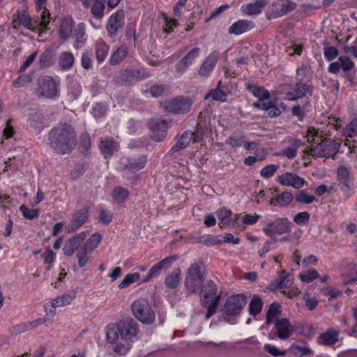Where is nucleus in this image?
Here are the masks:
<instances>
[{
  "label": "nucleus",
  "mask_w": 357,
  "mask_h": 357,
  "mask_svg": "<svg viewBox=\"0 0 357 357\" xmlns=\"http://www.w3.org/2000/svg\"><path fill=\"white\" fill-rule=\"evenodd\" d=\"M146 161V156L143 155L137 158L130 160L126 165V167L130 171L137 172L145 167Z\"/></svg>",
  "instance_id": "58836bf2"
},
{
  "label": "nucleus",
  "mask_w": 357,
  "mask_h": 357,
  "mask_svg": "<svg viewBox=\"0 0 357 357\" xmlns=\"http://www.w3.org/2000/svg\"><path fill=\"white\" fill-rule=\"evenodd\" d=\"M74 63V56L70 52H63L61 54L59 64L63 70H69Z\"/></svg>",
  "instance_id": "c03bdc74"
},
{
  "label": "nucleus",
  "mask_w": 357,
  "mask_h": 357,
  "mask_svg": "<svg viewBox=\"0 0 357 357\" xmlns=\"http://www.w3.org/2000/svg\"><path fill=\"white\" fill-rule=\"evenodd\" d=\"M252 92L255 97L259 99V102H266L265 100L268 99L270 96L269 92L267 90L259 86L254 87Z\"/></svg>",
  "instance_id": "680f3d73"
},
{
  "label": "nucleus",
  "mask_w": 357,
  "mask_h": 357,
  "mask_svg": "<svg viewBox=\"0 0 357 357\" xmlns=\"http://www.w3.org/2000/svg\"><path fill=\"white\" fill-rule=\"evenodd\" d=\"M202 289L200 291V300L203 307H206L209 304V302L214 298L215 296H218L217 294V286L212 280L206 282L204 286L202 285Z\"/></svg>",
  "instance_id": "aec40b11"
},
{
  "label": "nucleus",
  "mask_w": 357,
  "mask_h": 357,
  "mask_svg": "<svg viewBox=\"0 0 357 357\" xmlns=\"http://www.w3.org/2000/svg\"><path fill=\"white\" fill-rule=\"evenodd\" d=\"M295 201L299 204H310L317 201L314 195H309L305 190H300L295 195Z\"/></svg>",
  "instance_id": "a18cd8bd"
},
{
  "label": "nucleus",
  "mask_w": 357,
  "mask_h": 357,
  "mask_svg": "<svg viewBox=\"0 0 357 357\" xmlns=\"http://www.w3.org/2000/svg\"><path fill=\"white\" fill-rule=\"evenodd\" d=\"M192 140V134L191 132H185L181 137H180L179 140L177 142L176 144H174L170 151L172 153L178 152L180 150L185 148L187 145L190 143V142Z\"/></svg>",
  "instance_id": "e433bc0d"
},
{
  "label": "nucleus",
  "mask_w": 357,
  "mask_h": 357,
  "mask_svg": "<svg viewBox=\"0 0 357 357\" xmlns=\"http://www.w3.org/2000/svg\"><path fill=\"white\" fill-rule=\"evenodd\" d=\"M132 341L130 340H118L115 342L113 351L114 352L119 356L126 355L132 347Z\"/></svg>",
  "instance_id": "ea45409f"
},
{
  "label": "nucleus",
  "mask_w": 357,
  "mask_h": 357,
  "mask_svg": "<svg viewBox=\"0 0 357 357\" xmlns=\"http://www.w3.org/2000/svg\"><path fill=\"white\" fill-rule=\"evenodd\" d=\"M120 337L122 340H130L133 342L139 333V325L132 318L128 317L121 319L118 322Z\"/></svg>",
  "instance_id": "9b49d317"
},
{
  "label": "nucleus",
  "mask_w": 357,
  "mask_h": 357,
  "mask_svg": "<svg viewBox=\"0 0 357 357\" xmlns=\"http://www.w3.org/2000/svg\"><path fill=\"white\" fill-rule=\"evenodd\" d=\"M125 13L123 10H118L112 14L107 22V31L109 36H115L124 25Z\"/></svg>",
  "instance_id": "dca6fc26"
},
{
  "label": "nucleus",
  "mask_w": 357,
  "mask_h": 357,
  "mask_svg": "<svg viewBox=\"0 0 357 357\" xmlns=\"http://www.w3.org/2000/svg\"><path fill=\"white\" fill-rule=\"evenodd\" d=\"M246 303L247 297L245 294H234L226 300L221 312L227 316L238 315L241 313Z\"/></svg>",
  "instance_id": "6e6552de"
},
{
  "label": "nucleus",
  "mask_w": 357,
  "mask_h": 357,
  "mask_svg": "<svg viewBox=\"0 0 357 357\" xmlns=\"http://www.w3.org/2000/svg\"><path fill=\"white\" fill-rule=\"evenodd\" d=\"M293 195L289 192H284L278 195L276 197L270 200V204L274 206H286L289 205L293 200Z\"/></svg>",
  "instance_id": "7c9ffc66"
},
{
  "label": "nucleus",
  "mask_w": 357,
  "mask_h": 357,
  "mask_svg": "<svg viewBox=\"0 0 357 357\" xmlns=\"http://www.w3.org/2000/svg\"><path fill=\"white\" fill-rule=\"evenodd\" d=\"M109 51V46L106 44L103 40H99L96 43L95 45V52L96 59L98 63L102 62Z\"/></svg>",
  "instance_id": "4c0bfd02"
},
{
  "label": "nucleus",
  "mask_w": 357,
  "mask_h": 357,
  "mask_svg": "<svg viewBox=\"0 0 357 357\" xmlns=\"http://www.w3.org/2000/svg\"><path fill=\"white\" fill-rule=\"evenodd\" d=\"M149 128L153 131L152 139L156 142L163 140L167 135V121L164 119H153L149 123Z\"/></svg>",
  "instance_id": "f3484780"
},
{
  "label": "nucleus",
  "mask_w": 357,
  "mask_h": 357,
  "mask_svg": "<svg viewBox=\"0 0 357 357\" xmlns=\"http://www.w3.org/2000/svg\"><path fill=\"white\" fill-rule=\"evenodd\" d=\"M277 181L282 185L292 187L295 189H301L305 183L304 178L290 172L278 176Z\"/></svg>",
  "instance_id": "a211bd4d"
},
{
  "label": "nucleus",
  "mask_w": 357,
  "mask_h": 357,
  "mask_svg": "<svg viewBox=\"0 0 357 357\" xmlns=\"http://www.w3.org/2000/svg\"><path fill=\"white\" fill-rule=\"evenodd\" d=\"M310 215L307 211L298 213L293 218L294 222L298 225H305L309 222Z\"/></svg>",
  "instance_id": "69168bd1"
},
{
  "label": "nucleus",
  "mask_w": 357,
  "mask_h": 357,
  "mask_svg": "<svg viewBox=\"0 0 357 357\" xmlns=\"http://www.w3.org/2000/svg\"><path fill=\"white\" fill-rule=\"evenodd\" d=\"M192 105V100L190 98L180 96L165 102L164 107L168 112L184 114L190 112Z\"/></svg>",
  "instance_id": "f8f14e48"
},
{
  "label": "nucleus",
  "mask_w": 357,
  "mask_h": 357,
  "mask_svg": "<svg viewBox=\"0 0 357 357\" xmlns=\"http://www.w3.org/2000/svg\"><path fill=\"white\" fill-rule=\"evenodd\" d=\"M344 275L343 282L345 284L357 283V268L354 264H349L342 269Z\"/></svg>",
  "instance_id": "c756f323"
},
{
  "label": "nucleus",
  "mask_w": 357,
  "mask_h": 357,
  "mask_svg": "<svg viewBox=\"0 0 357 357\" xmlns=\"http://www.w3.org/2000/svg\"><path fill=\"white\" fill-rule=\"evenodd\" d=\"M59 82L51 76H43L38 80V93L47 99H55L59 96Z\"/></svg>",
  "instance_id": "0eeeda50"
},
{
  "label": "nucleus",
  "mask_w": 357,
  "mask_h": 357,
  "mask_svg": "<svg viewBox=\"0 0 357 357\" xmlns=\"http://www.w3.org/2000/svg\"><path fill=\"white\" fill-rule=\"evenodd\" d=\"M220 300V296L218 295V296H215L213 300H211V301L209 302V304L208 305V306L206 307H207L206 319H209L211 316H213L215 313L216 308L218 305Z\"/></svg>",
  "instance_id": "052dcab7"
},
{
  "label": "nucleus",
  "mask_w": 357,
  "mask_h": 357,
  "mask_svg": "<svg viewBox=\"0 0 357 357\" xmlns=\"http://www.w3.org/2000/svg\"><path fill=\"white\" fill-rule=\"evenodd\" d=\"M298 277L301 281L309 283L313 281L314 279L319 278L320 275L315 269H312L303 273H300Z\"/></svg>",
  "instance_id": "6e6d98bb"
},
{
  "label": "nucleus",
  "mask_w": 357,
  "mask_h": 357,
  "mask_svg": "<svg viewBox=\"0 0 357 357\" xmlns=\"http://www.w3.org/2000/svg\"><path fill=\"white\" fill-rule=\"evenodd\" d=\"M204 281V275L201 272V266L197 263L192 264L188 268L185 287L189 294L195 293L201 289Z\"/></svg>",
  "instance_id": "39448f33"
},
{
  "label": "nucleus",
  "mask_w": 357,
  "mask_h": 357,
  "mask_svg": "<svg viewBox=\"0 0 357 357\" xmlns=\"http://www.w3.org/2000/svg\"><path fill=\"white\" fill-rule=\"evenodd\" d=\"M208 122L199 121L196 127V130L192 134V142L195 143L200 142L204 136H205L208 131Z\"/></svg>",
  "instance_id": "2f4dec72"
},
{
  "label": "nucleus",
  "mask_w": 357,
  "mask_h": 357,
  "mask_svg": "<svg viewBox=\"0 0 357 357\" xmlns=\"http://www.w3.org/2000/svg\"><path fill=\"white\" fill-rule=\"evenodd\" d=\"M181 275L180 268H174L171 273L168 274L165 278V284L170 289L176 288L179 282Z\"/></svg>",
  "instance_id": "473e14b6"
},
{
  "label": "nucleus",
  "mask_w": 357,
  "mask_h": 357,
  "mask_svg": "<svg viewBox=\"0 0 357 357\" xmlns=\"http://www.w3.org/2000/svg\"><path fill=\"white\" fill-rule=\"evenodd\" d=\"M312 87L303 82H298L292 85L291 91L286 93L285 99L289 101L296 100L307 96L312 95Z\"/></svg>",
  "instance_id": "4468645a"
},
{
  "label": "nucleus",
  "mask_w": 357,
  "mask_h": 357,
  "mask_svg": "<svg viewBox=\"0 0 357 357\" xmlns=\"http://www.w3.org/2000/svg\"><path fill=\"white\" fill-rule=\"evenodd\" d=\"M307 141L310 146L305 149L303 153L315 158L334 157L339 151L340 144L331 139H323L319 132L314 128L308 129Z\"/></svg>",
  "instance_id": "f03ea898"
},
{
  "label": "nucleus",
  "mask_w": 357,
  "mask_h": 357,
  "mask_svg": "<svg viewBox=\"0 0 357 357\" xmlns=\"http://www.w3.org/2000/svg\"><path fill=\"white\" fill-rule=\"evenodd\" d=\"M291 222L287 218H278L264 225L263 231L266 235L273 238L275 234L281 235L289 233Z\"/></svg>",
  "instance_id": "9d476101"
},
{
  "label": "nucleus",
  "mask_w": 357,
  "mask_h": 357,
  "mask_svg": "<svg viewBox=\"0 0 357 357\" xmlns=\"http://www.w3.org/2000/svg\"><path fill=\"white\" fill-rule=\"evenodd\" d=\"M47 1V0H35L36 8L38 13H40L43 17L50 21V13L46 8Z\"/></svg>",
  "instance_id": "5fc2aeb1"
},
{
  "label": "nucleus",
  "mask_w": 357,
  "mask_h": 357,
  "mask_svg": "<svg viewBox=\"0 0 357 357\" xmlns=\"http://www.w3.org/2000/svg\"><path fill=\"white\" fill-rule=\"evenodd\" d=\"M50 23V20L41 15L40 20L32 19L27 9L17 10L13 15V24L15 28L23 26L33 32L38 33L40 36L50 29L48 27Z\"/></svg>",
  "instance_id": "7ed1b4c3"
},
{
  "label": "nucleus",
  "mask_w": 357,
  "mask_h": 357,
  "mask_svg": "<svg viewBox=\"0 0 357 357\" xmlns=\"http://www.w3.org/2000/svg\"><path fill=\"white\" fill-rule=\"evenodd\" d=\"M344 132L350 137L357 135V116L347 126Z\"/></svg>",
  "instance_id": "774afa93"
},
{
  "label": "nucleus",
  "mask_w": 357,
  "mask_h": 357,
  "mask_svg": "<svg viewBox=\"0 0 357 357\" xmlns=\"http://www.w3.org/2000/svg\"><path fill=\"white\" fill-rule=\"evenodd\" d=\"M75 22L70 16L62 19L59 26V38L63 40H67L73 34V28Z\"/></svg>",
  "instance_id": "bb28decb"
},
{
  "label": "nucleus",
  "mask_w": 357,
  "mask_h": 357,
  "mask_svg": "<svg viewBox=\"0 0 357 357\" xmlns=\"http://www.w3.org/2000/svg\"><path fill=\"white\" fill-rule=\"evenodd\" d=\"M105 2V0H94V3L91 8L92 14L98 20H100L103 17Z\"/></svg>",
  "instance_id": "49530a36"
},
{
  "label": "nucleus",
  "mask_w": 357,
  "mask_h": 357,
  "mask_svg": "<svg viewBox=\"0 0 357 357\" xmlns=\"http://www.w3.org/2000/svg\"><path fill=\"white\" fill-rule=\"evenodd\" d=\"M219 57L220 53L218 52L213 51L211 52L201 64L197 72L198 75L204 78L208 77L215 68Z\"/></svg>",
  "instance_id": "2eb2a0df"
},
{
  "label": "nucleus",
  "mask_w": 357,
  "mask_h": 357,
  "mask_svg": "<svg viewBox=\"0 0 357 357\" xmlns=\"http://www.w3.org/2000/svg\"><path fill=\"white\" fill-rule=\"evenodd\" d=\"M289 351L293 354L299 355L301 356L311 354L312 353V351L307 346L306 344L303 347L293 344L289 347Z\"/></svg>",
  "instance_id": "8fccbe9b"
},
{
  "label": "nucleus",
  "mask_w": 357,
  "mask_h": 357,
  "mask_svg": "<svg viewBox=\"0 0 357 357\" xmlns=\"http://www.w3.org/2000/svg\"><path fill=\"white\" fill-rule=\"evenodd\" d=\"M89 248V239L84 242L83 247L78 250L77 252V258L78 261V265L79 267H84L86 265L89 257H88V248Z\"/></svg>",
  "instance_id": "a19ab883"
},
{
  "label": "nucleus",
  "mask_w": 357,
  "mask_h": 357,
  "mask_svg": "<svg viewBox=\"0 0 357 357\" xmlns=\"http://www.w3.org/2000/svg\"><path fill=\"white\" fill-rule=\"evenodd\" d=\"M16 132L15 130L14 127L12 125V119H9L6 122V126L3 130L2 137H1V143L3 142L4 140H8L14 137Z\"/></svg>",
  "instance_id": "de8ad7c7"
},
{
  "label": "nucleus",
  "mask_w": 357,
  "mask_h": 357,
  "mask_svg": "<svg viewBox=\"0 0 357 357\" xmlns=\"http://www.w3.org/2000/svg\"><path fill=\"white\" fill-rule=\"evenodd\" d=\"M50 146L59 154L70 153L76 146V133L72 126L61 123L49 132Z\"/></svg>",
  "instance_id": "f257e3e1"
},
{
  "label": "nucleus",
  "mask_w": 357,
  "mask_h": 357,
  "mask_svg": "<svg viewBox=\"0 0 357 357\" xmlns=\"http://www.w3.org/2000/svg\"><path fill=\"white\" fill-rule=\"evenodd\" d=\"M32 80L30 75H20L17 79L13 82L12 86L14 88H21L25 86L26 84L30 83Z\"/></svg>",
  "instance_id": "4d7b16f0"
},
{
  "label": "nucleus",
  "mask_w": 357,
  "mask_h": 357,
  "mask_svg": "<svg viewBox=\"0 0 357 357\" xmlns=\"http://www.w3.org/2000/svg\"><path fill=\"white\" fill-rule=\"evenodd\" d=\"M98 146L105 158L111 157L119 149V143L111 137L101 139Z\"/></svg>",
  "instance_id": "412c9836"
},
{
  "label": "nucleus",
  "mask_w": 357,
  "mask_h": 357,
  "mask_svg": "<svg viewBox=\"0 0 357 357\" xmlns=\"http://www.w3.org/2000/svg\"><path fill=\"white\" fill-rule=\"evenodd\" d=\"M338 337L339 331L333 328H330L318 335L317 342L320 344L330 346L337 342Z\"/></svg>",
  "instance_id": "a878e982"
},
{
  "label": "nucleus",
  "mask_w": 357,
  "mask_h": 357,
  "mask_svg": "<svg viewBox=\"0 0 357 357\" xmlns=\"http://www.w3.org/2000/svg\"><path fill=\"white\" fill-rule=\"evenodd\" d=\"M211 97L213 100L221 102H225L227 100V94L220 89H215L210 91L209 93L205 97Z\"/></svg>",
  "instance_id": "e2e57ef3"
},
{
  "label": "nucleus",
  "mask_w": 357,
  "mask_h": 357,
  "mask_svg": "<svg viewBox=\"0 0 357 357\" xmlns=\"http://www.w3.org/2000/svg\"><path fill=\"white\" fill-rule=\"evenodd\" d=\"M133 316L140 322L151 324L155 319V312L146 298H138L131 305Z\"/></svg>",
  "instance_id": "20e7f679"
},
{
  "label": "nucleus",
  "mask_w": 357,
  "mask_h": 357,
  "mask_svg": "<svg viewBox=\"0 0 357 357\" xmlns=\"http://www.w3.org/2000/svg\"><path fill=\"white\" fill-rule=\"evenodd\" d=\"M254 26L255 23L252 21L239 20L229 26L228 32L230 34L240 35L251 30Z\"/></svg>",
  "instance_id": "b1692460"
},
{
  "label": "nucleus",
  "mask_w": 357,
  "mask_h": 357,
  "mask_svg": "<svg viewBox=\"0 0 357 357\" xmlns=\"http://www.w3.org/2000/svg\"><path fill=\"white\" fill-rule=\"evenodd\" d=\"M290 276L289 274L282 271L280 275L279 280L276 282L275 288L282 289L289 287L291 284V279H289Z\"/></svg>",
  "instance_id": "3c124183"
},
{
  "label": "nucleus",
  "mask_w": 357,
  "mask_h": 357,
  "mask_svg": "<svg viewBox=\"0 0 357 357\" xmlns=\"http://www.w3.org/2000/svg\"><path fill=\"white\" fill-rule=\"evenodd\" d=\"M128 54V47L126 45H121L112 53L109 63L114 66L120 63Z\"/></svg>",
  "instance_id": "c9c22d12"
},
{
  "label": "nucleus",
  "mask_w": 357,
  "mask_h": 357,
  "mask_svg": "<svg viewBox=\"0 0 357 357\" xmlns=\"http://www.w3.org/2000/svg\"><path fill=\"white\" fill-rule=\"evenodd\" d=\"M88 215L87 208H83L75 213L71 223L66 227V232L71 233L77 230L86 221Z\"/></svg>",
  "instance_id": "5701e85b"
},
{
  "label": "nucleus",
  "mask_w": 357,
  "mask_h": 357,
  "mask_svg": "<svg viewBox=\"0 0 357 357\" xmlns=\"http://www.w3.org/2000/svg\"><path fill=\"white\" fill-rule=\"evenodd\" d=\"M199 52L200 49L199 47H194L189 51L176 64V71L180 74H183L185 72L187 68L193 63L195 59L199 56Z\"/></svg>",
  "instance_id": "4be33fe9"
},
{
  "label": "nucleus",
  "mask_w": 357,
  "mask_h": 357,
  "mask_svg": "<svg viewBox=\"0 0 357 357\" xmlns=\"http://www.w3.org/2000/svg\"><path fill=\"white\" fill-rule=\"evenodd\" d=\"M263 301L261 298L257 294L252 296L249 304V313L252 316L259 314L262 310Z\"/></svg>",
  "instance_id": "37998d69"
},
{
  "label": "nucleus",
  "mask_w": 357,
  "mask_h": 357,
  "mask_svg": "<svg viewBox=\"0 0 357 357\" xmlns=\"http://www.w3.org/2000/svg\"><path fill=\"white\" fill-rule=\"evenodd\" d=\"M128 191L122 187H116L112 192V197L114 200L119 203L123 202L128 197Z\"/></svg>",
  "instance_id": "864d4df0"
},
{
  "label": "nucleus",
  "mask_w": 357,
  "mask_h": 357,
  "mask_svg": "<svg viewBox=\"0 0 357 357\" xmlns=\"http://www.w3.org/2000/svg\"><path fill=\"white\" fill-rule=\"evenodd\" d=\"M253 106L256 108L267 111L268 115L271 117L278 116L285 109L284 105L281 103L280 107H276L272 102H255Z\"/></svg>",
  "instance_id": "393cba45"
},
{
  "label": "nucleus",
  "mask_w": 357,
  "mask_h": 357,
  "mask_svg": "<svg viewBox=\"0 0 357 357\" xmlns=\"http://www.w3.org/2000/svg\"><path fill=\"white\" fill-rule=\"evenodd\" d=\"M162 269V268L158 263L155 264L151 267L146 276L142 279L140 283L148 282L151 278L158 276Z\"/></svg>",
  "instance_id": "13d9d810"
},
{
  "label": "nucleus",
  "mask_w": 357,
  "mask_h": 357,
  "mask_svg": "<svg viewBox=\"0 0 357 357\" xmlns=\"http://www.w3.org/2000/svg\"><path fill=\"white\" fill-rule=\"evenodd\" d=\"M280 314L281 305L276 302L271 303L266 312V324H271V323H274L275 319H279L278 316Z\"/></svg>",
  "instance_id": "f704fd0d"
},
{
  "label": "nucleus",
  "mask_w": 357,
  "mask_h": 357,
  "mask_svg": "<svg viewBox=\"0 0 357 357\" xmlns=\"http://www.w3.org/2000/svg\"><path fill=\"white\" fill-rule=\"evenodd\" d=\"M266 3V0H255L252 3L243 5L241 10L246 15H258L261 12L262 8Z\"/></svg>",
  "instance_id": "c85d7f7f"
},
{
  "label": "nucleus",
  "mask_w": 357,
  "mask_h": 357,
  "mask_svg": "<svg viewBox=\"0 0 357 357\" xmlns=\"http://www.w3.org/2000/svg\"><path fill=\"white\" fill-rule=\"evenodd\" d=\"M217 216L219 220V226L221 228L229 227L231 222V212L229 210L222 208L217 212Z\"/></svg>",
  "instance_id": "79ce46f5"
},
{
  "label": "nucleus",
  "mask_w": 357,
  "mask_h": 357,
  "mask_svg": "<svg viewBox=\"0 0 357 357\" xmlns=\"http://www.w3.org/2000/svg\"><path fill=\"white\" fill-rule=\"evenodd\" d=\"M337 178L340 190L345 194L350 195L355 186L351 168L344 165L340 166L337 171Z\"/></svg>",
  "instance_id": "ddd939ff"
},
{
  "label": "nucleus",
  "mask_w": 357,
  "mask_h": 357,
  "mask_svg": "<svg viewBox=\"0 0 357 357\" xmlns=\"http://www.w3.org/2000/svg\"><path fill=\"white\" fill-rule=\"evenodd\" d=\"M86 238L84 232H81L79 234L73 236L65 243L63 248L64 255L71 257L75 250L84 243Z\"/></svg>",
  "instance_id": "6ab92c4d"
},
{
  "label": "nucleus",
  "mask_w": 357,
  "mask_h": 357,
  "mask_svg": "<svg viewBox=\"0 0 357 357\" xmlns=\"http://www.w3.org/2000/svg\"><path fill=\"white\" fill-rule=\"evenodd\" d=\"M20 211L22 212L23 216L28 220L37 218L40 215L39 208L30 209L24 204L20 206Z\"/></svg>",
  "instance_id": "603ef678"
},
{
  "label": "nucleus",
  "mask_w": 357,
  "mask_h": 357,
  "mask_svg": "<svg viewBox=\"0 0 357 357\" xmlns=\"http://www.w3.org/2000/svg\"><path fill=\"white\" fill-rule=\"evenodd\" d=\"M168 88L165 85H153L150 88V93L154 98H158L168 92Z\"/></svg>",
  "instance_id": "0e129e2a"
},
{
  "label": "nucleus",
  "mask_w": 357,
  "mask_h": 357,
  "mask_svg": "<svg viewBox=\"0 0 357 357\" xmlns=\"http://www.w3.org/2000/svg\"><path fill=\"white\" fill-rule=\"evenodd\" d=\"M77 296V291L71 290L68 291L61 296H57L54 298V301L57 305L60 307H64L72 303Z\"/></svg>",
  "instance_id": "72a5a7b5"
},
{
  "label": "nucleus",
  "mask_w": 357,
  "mask_h": 357,
  "mask_svg": "<svg viewBox=\"0 0 357 357\" xmlns=\"http://www.w3.org/2000/svg\"><path fill=\"white\" fill-rule=\"evenodd\" d=\"M140 278L139 273H129L127 274L123 280L120 282L119 284V289H124L130 286V284L136 282L138 281Z\"/></svg>",
  "instance_id": "09e8293b"
},
{
  "label": "nucleus",
  "mask_w": 357,
  "mask_h": 357,
  "mask_svg": "<svg viewBox=\"0 0 357 357\" xmlns=\"http://www.w3.org/2000/svg\"><path fill=\"white\" fill-rule=\"evenodd\" d=\"M296 8V3L290 0H275L267 10V17L268 19L280 17L293 11Z\"/></svg>",
  "instance_id": "1a4fd4ad"
},
{
  "label": "nucleus",
  "mask_w": 357,
  "mask_h": 357,
  "mask_svg": "<svg viewBox=\"0 0 357 357\" xmlns=\"http://www.w3.org/2000/svg\"><path fill=\"white\" fill-rule=\"evenodd\" d=\"M273 325V329L268 335L271 340H275L277 338L286 340L294 333V328L287 318L275 319Z\"/></svg>",
  "instance_id": "423d86ee"
},
{
  "label": "nucleus",
  "mask_w": 357,
  "mask_h": 357,
  "mask_svg": "<svg viewBox=\"0 0 357 357\" xmlns=\"http://www.w3.org/2000/svg\"><path fill=\"white\" fill-rule=\"evenodd\" d=\"M220 300V296L218 295V296H215L213 300H211V301L209 302V304L208 305V306L206 307H207L206 319H209L211 316H213L215 313L216 308L218 305Z\"/></svg>",
  "instance_id": "bf43d9fd"
},
{
  "label": "nucleus",
  "mask_w": 357,
  "mask_h": 357,
  "mask_svg": "<svg viewBox=\"0 0 357 357\" xmlns=\"http://www.w3.org/2000/svg\"><path fill=\"white\" fill-rule=\"evenodd\" d=\"M278 169V165H269L264 167L261 172L260 174L263 178H269L275 173L277 169Z\"/></svg>",
  "instance_id": "338daca9"
},
{
  "label": "nucleus",
  "mask_w": 357,
  "mask_h": 357,
  "mask_svg": "<svg viewBox=\"0 0 357 357\" xmlns=\"http://www.w3.org/2000/svg\"><path fill=\"white\" fill-rule=\"evenodd\" d=\"M105 333L107 343L114 344L120 337L118 323H109L107 324L105 327Z\"/></svg>",
  "instance_id": "cd10ccee"
}]
</instances>
